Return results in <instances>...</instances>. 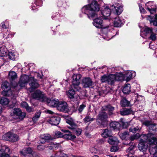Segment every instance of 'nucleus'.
<instances>
[{"label":"nucleus","mask_w":157,"mask_h":157,"mask_svg":"<svg viewBox=\"0 0 157 157\" xmlns=\"http://www.w3.org/2000/svg\"><path fill=\"white\" fill-rule=\"evenodd\" d=\"M88 2L89 4L82 8V12L87 15L90 19L98 17V13L100 8L98 2L95 0H88Z\"/></svg>","instance_id":"nucleus-1"},{"label":"nucleus","mask_w":157,"mask_h":157,"mask_svg":"<svg viewBox=\"0 0 157 157\" xmlns=\"http://www.w3.org/2000/svg\"><path fill=\"white\" fill-rule=\"evenodd\" d=\"M111 13L110 9L107 6L105 5L103 6L101 10V14L100 17L103 18L104 20H107L106 21L108 23L105 25H106V27H108L110 25V22L109 19V17L110 16Z\"/></svg>","instance_id":"nucleus-2"},{"label":"nucleus","mask_w":157,"mask_h":157,"mask_svg":"<svg viewBox=\"0 0 157 157\" xmlns=\"http://www.w3.org/2000/svg\"><path fill=\"white\" fill-rule=\"evenodd\" d=\"M32 97L35 99L42 102H45L46 100V97L43 92L39 90H37L32 94Z\"/></svg>","instance_id":"nucleus-3"},{"label":"nucleus","mask_w":157,"mask_h":157,"mask_svg":"<svg viewBox=\"0 0 157 157\" xmlns=\"http://www.w3.org/2000/svg\"><path fill=\"white\" fill-rule=\"evenodd\" d=\"M107 82L111 85L113 84L116 81H121L123 79L122 75L119 73L114 75H110L108 76Z\"/></svg>","instance_id":"nucleus-4"},{"label":"nucleus","mask_w":157,"mask_h":157,"mask_svg":"<svg viewBox=\"0 0 157 157\" xmlns=\"http://www.w3.org/2000/svg\"><path fill=\"white\" fill-rule=\"evenodd\" d=\"M31 77H29L28 75H25L21 76L17 85V86H19L21 87H25L28 82H30V79Z\"/></svg>","instance_id":"nucleus-5"},{"label":"nucleus","mask_w":157,"mask_h":157,"mask_svg":"<svg viewBox=\"0 0 157 157\" xmlns=\"http://www.w3.org/2000/svg\"><path fill=\"white\" fill-rule=\"evenodd\" d=\"M142 137L146 141H148L150 144H157V139H156L154 135L151 133L142 136Z\"/></svg>","instance_id":"nucleus-6"},{"label":"nucleus","mask_w":157,"mask_h":157,"mask_svg":"<svg viewBox=\"0 0 157 157\" xmlns=\"http://www.w3.org/2000/svg\"><path fill=\"white\" fill-rule=\"evenodd\" d=\"M146 142H148L149 143V142L147 141H146V140H145L144 138L143 139H140V142L139 143L138 147L139 150L141 151H142L143 152L144 154L146 152L147 148V146L146 144Z\"/></svg>","instance_id":"nucleus-7"},{"label":"nucleus","mask_w":157,"mask_h":157,"mask_svg":"<svg viewBox=\"0 0 157 157\" xmlns=\"http://www.w3.org/2000/svg\"><path fill=\"white\" fill-rule=\"evenodd\" d=\"M10 150L6 146H3L0 150V157H10L9 154H10Z\"/></svg>","instance_id":"nucleus-8"},{"label":"nucleus","mask_w":157,"mask_h":157,"mask_svg":"<svg viewBox=\"0 0 157 157\" xmlns=\"http://www.w3.org/2000/svg\"><path fill=\"white\" fill-rule=\"evenodd\" d=\"M6 139L7 140L15 142L18 141L19 138L17 135L11 132H9L6 135Z\"/></svg>","instance_id":"nucleus-9"},{"label":"nucleus","mask_w":157,"mask_h":157,"mask_svg":"<svg viewBox=\"0 0 157 157\" xmlns=\"http://www.w3.org/2000/svg\"><path fill=\"white\" fill-rule=\"evenodd\" d=\"M29 85L30 87L29 89L30 92L32 91L35 89L37 88L39 86V84L37 82V80L33 77H31L30 78Z\"/></svg>","instance_id":"nucleus-10"},{"label":"nucleus","mask_w":157,"mask_h":157,"mask_svg":"<svg viewBox=\"0 0 157 157\" xmlns=\"http://www.w3.org/2000/svg\"><path fill=\"white\" fill-rule=\"evenodd\" d=\"M152 31V29L145 26L141 29L140 35L142 37L145 38L148 34H151Z\"/></svg>","instance_id":"nucleus-11"},{"label":"nucleus","mask_w":157,"mask_h":157,"mask_svg":"<svg viewBox=\"0 0 157 157\" xmlns=\"http://www.w3.org/2000/svg\"><path fill=\"white\" fill-rule=\"evenodd\" d=\"M92 81L90 78L85 77L82 80V84L84 88H88L92 85Z\"/></svg>","instance_id":"nucleus-12"},{"label":"nucleus","mask_w":157,"mask_h":157,"mask_svg":"<svg viewBox=\"0 0 157 157\" xmlns=\"http://www.w3.org/2000/svg\"><path fill=\"white\" fill-rule=\"evenodd\" d=\"M145 125L148 127L150 131H156L157 129V125L154 123H152L148 121H145L143 123Z\"/></svg>","instance_id":"nucleus-13"},{"label":"nucleus","mask_w":157,"mask_h":157,"mask_svg":"<svg viewBox=\"0 0 157 157\" xmlns=\"http://www.w3.org/2000/svg\"><path fill=\"white\" fill-rule=\"evenodd\" d=\"M63 117L66 119V122L70 125L68 128L70 129V127L74 128L76 127L77 124L75 123L74 120L71 117H68V116H63Z\"/></svg>","instance_id":"nucleus-14"},{"label":"nucleus","mask_w":157,"mask_h":157,"mask_svg":"<svg viewBox=\"0 0 157 157\" xmlns=\"http://www.w3.org/2000/svg\"><path fill=\"white\" fill-rule=\"evenodd\" d=\"M147 7L146 9L147 10L151 13H153L155 11V4L151 2H149L146 3L145 4Z\"/></svg>","instance_id":"nucleus-15"},{"label":"nucleus","mask_w":157,"mask_h":157,"mask_svg":"<svg viewBox=\"0 0 157 157\" xmlns=\"http://www.w3.org/2000/svg\"><path fill=\"white\" fill-rule=\"evenodd\" d=\"M47 103V105L51 107H55L57 106L59 102L56 100L52 99H48L46 97V100L45 101Z\"/></svg>","instance_id":"nucleus-16"},{"label":"nucleus","mask_w":157,"mask_h":157,"mask_svg":"<svg viewBox=\"0 0 157 157\" xmlns=\"http://www.w3.org/2000/svg\"><path fill=\"white\" fill-rule=\"evenodd\" d=\"M41 139L40 142L41 143H44L46 141L52 140V138L48 134H44L40 136Z\"/></svg>","instance_id":"nucleus-17"},{"label":"nucleus","mask_w":157,"mask_h":157,"mask_svg":"<svg viewBox=\"0 0 157 157\" xmlns=\"http://www.w3.org/2000/svg\"><path fill=\"white\" fill-rule=\"evenodd\" d=\"M13 113L18 116L20 119H22L25 117V113L21 112L19 109L17 108H14L13 111Z\"/></svg>","instance_id":"nucleus-18"},{"label":"nucleus","mask_w":157,"mask_h":157,"mask_svg":"<svg viewBox=\"0 0 157 157\" xmlns=\"http://www.w3.org/2000/svg\"><path fill=\"white\" fill-rule=\"evenodd\" d=\"M59 111L65 113L67 112L68 109L67 107V103L65 101H59Z\"/></svg>","instance_id":"nucleus-19"},{"label":"nucleus","mask_w":157,"mask_h":157,"mask_svg":"<svg viewBox=\"0 0 157 157\" xmlns=\"http://www.w3.org/2000/svg\"><path fill=\"white\" fill-rule=\"evenodd\" d=\"M47 121L52 125L56 126L59 124V117H52L48 119Z\"/></svg>","instance_id":"nucleus-20"},{"label":"nucleus","mask_w":157,"mask_h":157,"mask_svg":"<svg viewBox=\"0 0 157 157\" xmlns=\"http://www.w3.org/2000/svg\"><path fill=\"white\" fill-rule=\"evenodd\" d=\"M93 24L95 26L98 28H101L103 26V21L101 19L99 18V17L94 19Z\"/></svg>","instance_id":"nucleus-21"},{"label":"nucleus","mask_w":157,"mask_h":157,"mask_svg":"<svg viewBox=\"0 0 157 157\" xmlns=\"http://www.w3.org/2000/svg\"><path fill=\"white\" fill-rule=\"evenodd\" d=\"M59 138H63L66 139L70 140H73L76 138V136L75 135H72L71 132L64 135H63L61 133L59 132Z\"/></svg>","instance_id":"nucleus-22"},{"label":"nucleus","mask_w":157,"mask_h":157,"mask_svg":"<svg viewBox=\"0 0 157 157\" xmlns=\"http://www.w3.org/2000/svg\"><path fill=\"white\" fill-rule=\"evenodd\" d=\"M124 21L119 17L115 18L114 21V25L115 27H120L124 24Z\"/></svg>","instance_id":"nucleus-23"},{"label":"nucleus","mask_w":157,"mask_h":157,"mask_svg":"<svg viewBox=\"0 0 157 157\" xmlns=\"http://www.w3.org/2000/svg\"><path fill=\"white\" fill-rule=\"evenodd\" d=\"M136 75V73L134 72L128 71L124 75V79L127 82L131 79L133 77Z\"/></svg>","instance_id":"nucleus-24"},{"label":"nucleus","mask_w":157,"mask_h":157,"mask_svg":"<svg viewBox=\"0 0 157 157\" xmlns=\"http://www.w3.org/2000/svg\"><path fill=\"white\" fill-rule=\"evenodd\" d=\"M33 152V150L30 147H28L23 149L20 152V155L26 156L28 154H31Z\"/></svg>","instance_id":"nucleus-25"},{"label":"nucleus","mask_w":157,"mask_h":157,"mask_svg":"<svg viewBox=\"0 0 157 157\" xmlns=\"http://www.w3.org/2000/svg\"><path fill=\"white\" fill-rule=\"evenodd\" d=\"M111 9L112 10H115V13L117 15H120L123 11V7L121 6L117 5L115 6L113 5L111 6Z\"/></svg>","instance_id":"nucleus-26"},{"label":"nucleus","mask_w":157,"mask_h":157,"mask_svg":"<svg viewBox=\"0 0 157 157\" xmlns=\"http://www.w3.org/2000/svg\"><path fill=\"white\" fill-rule=\"evenodd\" d=\"M110 127L114 129L119 130L121 127V124L116 121H112L110 123Z\"/></svg>","instance_id":"nucleus-27"},{"label":"nucleus","mask_w":157,"mask_h":157,"mask_svg":"<svg viewBox=\"0 0 157 157\" xmlns=\"http://www.w3.org/2000/svg\"><path fill=\"white\" fill-rule=\"evenodd\" d=\"M80 83V80L73 79L72 81V85H73V87L76 91H80L81 90V88L78 86Z\"/></svg>","instance_id":"nucleus-28"},{"label":"nucleus","mask_w":157,"mask_h":157,"mask_svg":"<svg viewBox=\"0 0 157 157\" xmlns=\"http://www.w3.org/2000/svg\"><path fill=\"white\" fill-rule=\"evenodd\" d=\"M8 78L10 81L14 80L17 77V73L13 71H10L8 74Z\"/></svg>","instance_id":"nucleus-29"},{"label":"nucleus","mask_w":157,"mask_h":157,"mask_svg":"<svg viewBox=\"0 0 157 157\" xmlns=\"http://www.w3.org/2000/svg\"><path fill=\"white\" fill-rule=\"evenodd\" d=\"M111 131L107 129L102 130V133L101 134L102 136L104 138L110 137L112 136Z\"/></svg>","instance_id":"nucleus-30"},{"label":"nucleus","mask_w":157,"mask_h":157,"mask_svg":"<svg viewBox=\"0 0 157 157\" xmlns=\"http://www.w3.org/2000/svg\"><path fill=\"white\" fill-rule=\"evenodd\" d=\"M107 115L105 112H101L100 113L97 118V120H101L102 121H105L107 118Z\"/></svg>","instance_id":"nucleus-31"},{"label":"nucleus","mask_w":157,"mask_h":157,"mask_svg":"<svg viewBox=\"0 0 157 157\" xmlns=\"http://www.w3.org/2000/svg\"><path fill=\"white\" fill-rule=\"evenodd\" d=\"M150 144L149 151L151 154L154 155L157 153V146L155 144Z\"/></svg>","instance_id":"nucleus-32"},{"label":"nucleus","mask_w":157,"mask_h":157,"mask_svg":"<svg viewBox=\"0 0 157 157\" xmlns=\"http://www.w3.org/2000/svg\"><path fill=\"white\" fill-rule=\"evenodd\" d=\"M108 142L109 144L112 145L117 144L119 142V141L116 137L111 136L108 139Z\"/></svg>","instance_id":"nucleus-33"},{"label":"nucleus","mask_w":157,"mask_h":157,"mask_svg":"<svg viewBox=\"0 0 157 157\" xmlns=\"http://www.w3.org/2000/svg\"><path fill=\"white\" fill-rule=\"evenodd\" d=\"M131 86L129 84H125L122 89V91L125 94H128L130 92Z\"/></svg>","instance_id":"nucleus-34"},{"label":"nucleus","mask_w":157,"mask_h":157,"mask_svg":"<svg viewBox=\"0 0 157 157\" xmlns=\"http://www.w3.org/2000/svg\"><path fill=\"white\" fill-rule=\"evenodd\" d=\"M147 16V19L150 21V23H152L154 26H157V15H155L153 20L151 16L148 15Z\"/></svg>","instance_id":"nucleus-35"},{"label":"nucleus","mask_w":157,"mask_h":157,"mask_svg":"<svg viewBox=\"0 0 157 157\" xmlns=\"http://www.w3.org/2000/svg\"><path fill=\"white\" fill-rule=\"evenodd\" d=\"M120 104L121 106L123 107L128 106L130 105V102L125 98H123L121 101Z\"/></svg>","instance_id":"nucleus-36"},{"label":"nucleus","mask_w":157,"mask_h":157,"mask_svg":"<svg viewBox=\"0 0 157 157\" xmlns=\"http://www.w3.org/2000/svg\"><path fill=\"white\" fill-rule=\"evenodd\" d=\"M7 50L4 46L0 47V56H5L7 53Z\"/></svg>","instance_id":"nucleus-37"},{"label":"nucleus","mask_w":157,"mask_h":157,"mask_svg":"<svg viewBox=\"0 0 157 157\" xmlns=\"http://www.w3.org/2000/svg\"><path fill=\"white\" fill-rule=\"evenodd\" d=\"M120 113L122 115H126L131 114L132 111L130 109H124L121 110L120 111Z\"/></svg>","instance_id":"nucleus-38"},{"label":"nucleus","mask_w":157,"mask_h":157,"mask_svg":"<svg viewBox=\"0 0 157 157\" xmlns=\"http://www.w3.org/2000/svg\"><path fill=\"white\" fill-rule=\"evenodd\" d=\"M2 94L4 96H10L12 95L13 94L10 88V89H7V90H4V91H2Z\"/></svg>","instance_id":"nucleus-39"},{"label":"nucleus","mask_w":157,"mask_h":157,"mask_svg":"<svg viewBox=\"0 0 157 157\" xmlns=\"http://www.w3.org/2000/svg\"><path fill=\"white\" fill-rule=\"evenodd\" d=\"M2 87L3 90V91H4V90H7V89H10L11 88L10 83L6 81L2 83Z\"/></svg>","instance_id":"nucleus-40"},{"label":"nucleus","mask_w":157,"mask_h":157,"mask_svg":"<svg viewBox=\"0 0 157 157\" xmlns=\"http://www.w3.org/2000/svg\"><path fill=\"white\" fill-rule=\"evenodd\" d=\"M75 127L74 128L70 127V129L72 130L73 132L77 136L80 135L82 132V130L79 128H75Z\"/></svg>","instance_id":"nucleus-41"},{"label":"nucleus","mask_w":157,"mask_h":157,"mask_svg":"<svg viewBox=\"0 0 157 157\" xmlns=\"http://www.w3.org/2000/svg\"><path fill=\"white\" fill-rule=\"evenodd\" d=\"M16 54V53L14 52H9L8 53V57L11 60H15L17 56Z\"/></svg>","instance_id":"nucleus-42"},{"label":"nucleus","mask_w":157,"mask_h":157,"mask_svg":"<svg viewBox=\"0 0 157 157\" xmlns=\"http://www.w3.org/2000/svg\"><path fill=\"white\" fill-rule=\"evenodd\" d=\"M9 101L8 99L5 97H2L0 101V104L1 105H6L8 104Z\"/></svg>","instance_id":"nucleus-43"},{"label":"nucleus","mask_w":157,"mask_h":157,"mask_svg":"<svg viewBox=\"0 0 157 157\" xmlns=\"http://www.w3.org/2000/svg\"><path fill=\"white\" fill-rule=\"evenodd\" d=\"M75 94L74 90L71 89L69 90L67 93V94L68 97L71 98H74V95Z\"/></svg>","instance_id":"nucleus-44"},{"label":"nucleus","mask_w":157,"mask_h":157,"mask_svg":"<svg viewBox=\"0 0 157 157\" xmlns=\"http://www.w3.org/2000/svg\"><path fill=\"white\" fill-rule=\"evenodd\" d=\"M140 130V127L137 126L136 127L132 126L129 128V131L133 133H135L139 131Z\"/></svg>","instance_id":"nucleus-45"},{"label":"nucleus","mask_w":157,"mask_h":157,"mask_svg":"<svg viewBox=\"0 0 157 157\" xmlns=\"http://www.w3.org/2000/svg\"><path fill=\"white\" fill-rule=\"evenodd\" d=\"M119 136L122 139H125L128 136V133L127 132H124L121 133H119Z\"/></svg>","instance_id":"nucleus-46"},{"label":"nucleus","mask_w":157,"mask_h":157,"mask_svg":"<svg viewBox=\"0 0 157 157\" xmlns=\"http://www.w3.org/2000/svg\"><path fill=\"white\" fill-rule=\"evenodd\" d=\"M95 120L94 118L90 117L88 115H87L83 119V121L85 123L91 122Z\"/></svg>","instance_id":"nucleus-47"},{"label":"nucleus","mask_w":157,"mask_h":157,"mask_svg":"<svg viewBox=\"0 0 157 157\" xmlns=\"http://www.w3.org/2000/svg\"><path fill=\"white\" fill-rule=\"evenodd\" d=\"M149 38L153 41L155 40L156 38V34L152 31L150 34Z\"/></svg>","instance_id":"nucleus-48"},{"label":"nucleus","mask_w":157,"mask_h":157,"mask_svg":"<svg viewBox=\"0 0 157 157\" xmlns=\"http://www.w3.org/2000/svg\"><path fill=\"white\" fill-rule=\"evenodd\" d=\"M121 125H122V127L124 128H126L128 126V123L127 122H124L123 121V120H122L120 121Z\"/></svg>","instance_id":"nucleus-49"},{"label":"nucleus","mask_w":157,"mask_h":157,"mask_svg":"<svg viewBox=\"0 0 157 157\" xmlns=\"http://www.w3.org/2000/svg\"><path fill=\"white\" fill-rule=\"evenodd\" d=\"M81 77V75L80 74H74L73 75L72 78L74 79H76L80 80Z\"/></svg>","instance_id":"nucleus-50"},{"label":"nucleus","mask_w":157,"mask_h":157,"mask_svg":"<svg viewBox=\"0 0 157 157\" xmlns=\"http://www.w3.org/2000/svg\"><path fill=\"white\" fill-rule=\"evenodd\" d=\"M106 109L108 111L110 112V113H112V111H113L114 109V107L110 105H109L106 106Z\"/></svg>","instance_id":"nucleus-51"},{"label":"nucleus","mask_w":157,"mask_h":157,"mask_svg":"<svg viewBox=\"0 0 157 157\" xmlns=\"http://www.w3.org/2000/svg\"><path fill=\"white\" fill-rule=\"evenodd\" d=\"M134 95L135 99L136 100L140 101L142 99V97L141 95H138L137 94H134Z\"/></svg>","instance_id":"nucleus-52"},{"label":"nucleus","mask_w":157,"mask_h":157,"mask_svg":"<svg viewBox=\"0 0 157 157\" xmlns=\"http://www.w3.org/2000/svg\"><path fill=\"white\" fill-rule=\"evenodd\" d=\"M108 76L104 75L101 77V81L102 82H107Z\"/></svg>","instance_id":"nucleus-53"},{"label":"nucleus","mask_w":157,"mask_h":157,"mask_svg":"<svg viewBox=\"0 0 157 157\" xmlns=\"http://www.w3.org/2000/svg\"><path fill=\"white\" fill-rule=\"evenodd\" d=\"M86 107V105L84 104H82L80 105L78 110L79 113H81L83 110Z\"/></svg>","instance_id":"nucleus-54"},{"label":"nucleus","mask_w":157,"mask_h":157,"mask_svg":"<svg viewBox=\"0 0 157 157\" xmlns=\"http://www.w3.org/2000/svg\"><path fill=\"white\" fill-rule=\"evenodd\" d=\"M90 151L92 153H96L97 151V149L95 147H92L90 148Z\"/></svg>","instance_id":"nucleus-55"},{"label":"nucleus","mask_w":157,"mask_h":157,"mask_svg":"<svg viewBox=\"0 0 157 157\" xmlns=\"http://www.w3.org/2000/svg\"><path fill=\"white\" fill-rule=\"evenodd\" d=\"M45 148L44 146L42 145H39L37 147L38 150L40 151H42L44 150Z\"/></svg>","instance_id":"nucleus-56"},{"label":"nucleus","mask_w":157,"mask_h":157,"mask_svg":"<svg viewBox=\"0 0 157 157\" xmlns=\"http://www.w3.org/2000/svg\"><path fill=\"white\" fill-rule=\"evenodd\" d=\"M41 114V113L40 112H36L35 114V116L33 117V119L35 120V117H36L38 119L40 117V115Z\"/></svg>","instance_id":"nucleus-57"},{"label":"nucleus","mask_w":157,"mask_h":157,"mask_svg":"<svg viewBox=\"0 0 157 157\" xmlns=\"http://www.w3.org/2000/svg\"><path fill=\"white\" fill-rule=\"evenodd\" d=\"M58 14L57 13H54L52 17V19L54 20L56 19L58 17Z\"/></svg>","instance_id":"nucleus-58"},{"label":"nucleus","mask_w":157,"mask_h":157,"mask_svg":"<svg viewBox=\"0 0 157 157\" xmlns=\"http://www.w3.org/2000/svg\"><path fill=\"white\" fill-rule=\"evenodd\" d=\"M21 105L22 107L25 108V109L28 106V104L25 102H22L21 104Z\"/></svg>","instance_id":"nucleus-59"},{"label":"nucleus","mask_w":157,"mask_h":157,"mask_svg":"<svg viewBox=\"0 0 157 157\" xmlns=\"http://www.w3.org/2000/svg\"><path fill=\"white\" fill-rule=\"evenodd\" d=\"M144 135L145 134H143L140 136L139 133H137L134 136L136 139H138L140 137L141 138V139H143V138L142 137V136Z\"/></svg>","instance_id":"nucleus-60"},{"label":"nucleus","mask_w":157,"mask_h":157,"mask_svg":"<svg viewBox=\"0 0 157 157\" xmlns=\"http://www.w3.org/2000/svg\"><path fill=\"white\" fill-rule=\"evenodd\" d=\"M59 157H67V156L66 154L59 151Z\"/></svg>","instance_id":"nucleus-61"},{"label":"nucleus","mask_w":157,"mask_h":157,"mask_svg":"<svg viewBox=\"0 0 157 157\" xmlns=\"http://www.w3.org/2000/svg\"><path fill=\"white\" fill-rule=\"evenodd\" d=\"M41 2V0H36L34 3V4L37 6L39 5L40 4Z\"/></svg>","instance_id":"nucleus-62"},{"label":"nucleus","mask_w":157,"mask_h":157,"mask_svg":"<svg viewBox=\"0 0 157 157\" xmlns=\"http://www.w3.org/2000/svg\"><path fill=\"white\" fill-rule=\"evenodd\" d=\"M139 8H140V11L141 13H145V11L144 8L141 6L140 7V6H139Z\"/></svg>","instance_id":"nucleus-63"},{"label":"nucleus","mask_w":157,"mask_h":157,"mask_svg":"<svg viewBox=\"0 0 157 157\" xmlns=\"http://www.w3.org/2000/svg\"><path fill=\"white\" fill-rule=\"evenodd\" d=\"M111 151L112 152H115L117 151V148L114 146H113L111 148Z\"/></svg>","instance_id":"nucleus-64"}]
</instances>
